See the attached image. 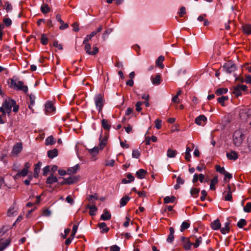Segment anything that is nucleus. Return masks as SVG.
I'll use <instances>...</instances> for the list:
<instances>
[{
    "mask_svg": "<svg viewBox=\"0 0 251 251\" xmlns=\"http://www.w3.org/2000/svg\"><path fill=\"white\" fill-rule=\"evenodd\" d=\"M10 88L16 91H22L25 93L28 92V88L27 86L24 85L23 81L18 80L16 76L10 78L8 82Z\"/></svg>",
    "mask_w": 251,
    "mask_h": 251,
    "instance_id": "f257e3e1",
    "label": "nucleus"
},
{
    "mask_svg": "<svg viewBox=\"0 0 251 251\" xmlns=\"http://www.w3.org/2000/svg\"><path fill=\"white\" fill-rule=\"evenodd\" d=\"M16 104L14 100L8 99H6L3 102L2 106L0 107V112H5L8 116L11 112V109L14 104Z\"/></svg>",
    "mask_w": 251,
    "mask_h": 251,
    "instance_id": "f03ea898",
    "label": "nucleus"
},
{
    "mask_svg": "<svg viewBox=\"0 0 251 251\" xmlns=\"http://www.w3.org/2000/svg\"><path fill=\"white\" fill-rule=\"evenodd\" d=\"M96 107L99 112H101L104 104V96L101 94H96L94 97Z\"/></svg>",
    "mask_w": 251,
    "mask_h": 251,
    "instance_id": "7ed1b4c3",
    "label": "nucleus"
},
{
    "mask_svg": "<svg viewBox=\"0 0 251 251\" xmlns=\"http://www.w3.org/2000/svg\"><path fill=\"white\" fill-rule=\"evenodd\" d=\"M233 139L234 145L239 146L243 141L244 134L240 130H236L233 134Z\"/></svg>",
    "mask_w": 251,
    "mask_h": 251,
    "instance_id": "20e7f679",
    "label": "nucleus"
},
{
    "mask_svg": "<svg viewBox=\"0 0 251 251\" xmlns=\"http://www.w3.org/2000/svg\"><path fill=\"white\" fill-rule=\"evenodd\" d=\"M181 240L182 242L183 247L185 250H190L191 248L192 245H193L192 240H191V236L189 238H186L185 237H181Z\"/></svg>",
    "mask_w": 251,
    "mask_h": 251,
    "instance_id": "39448f33",
    "label": "nucleus"
},
{
    "mask_svg": "<svg viewBox=\"0 0 251 251\" xmlns=\"http://www.w3.org/2000/svg\"><path fill=\"white\" fill-rule=\"evenodd\" d=\"M84 46V50L86 52L91 55H95L97 53H98L99 51V49L97 47H94L93 48V50L91 51V46L90 44H83Z\"/></svg>",
    "mask_w": 251,
    "mask_h": 251,
    "instance_id": "423d86ee",
    "label": "nucleus"
},
{
    "mask_svg": "<svg viewBox=\"0 0 251 251\" xmlns=\"http://www.w3.org/2000/svg\"><path fill=\"white\" fill-rule=\"evenodd\" d=\"M23 148L22 142H19L14 145L11 151L12 155L17 156L22 151Z\"/></svg>",
    "mask_w": 251,
    "mask_h": 251,
    "instance_id": "0eeeda50",
    "label": "nucleus"
},
{
    "mask_svg": "<svg viewBox=\"0 0 251 251\" xmlns=\"http://www.w3.org/2000/svg\"><path fill=\"white\" fill-rule=\"evenodd\" d=\"M223 68L227 73H232L234 72L236 69L235 65L231 62L225 63L223 66Z\"/></svg>",
    "mask_w": 251,
    "mask_h": 251,
    "instance_id": "6e6552de",
    "label": "nucleus"
},
{
    "mask_svg": "<svg viewBox=\"0 0 251 251\" xmlns=\"http://www.w3.org/2000/svg\"><path fill=\"white\" fill-rule=\"evenodd\" d=\"M240 116L243 119H247L251 117V109L249 108L242 109L240 111Z\"/></svg>",
    "mask_w": 251,
    "mask_h": 251,
    "instance_id": "1a4fd4ad",
    "label": "nucleus"
},
{
    "mask_svg": "<svg viewBox=\"0 0 251 251\" xmlns=\"http://www.w3.org/2000/svg\"><path fill=\"white\" fill-rule=\"evenodd\" d=\"M45 112L47 114H53L55 111V108L51 101H48L45 104Z\"/></svg>",
    "mask_w": 251,
    "mask_h": 251,
    "instance_id": "9d476101",
    "label": "nucleus"
},
{
    "mask_svg": "<svg viewBox=\"0 0 251 251\" xmlns=\"http://www.w3.org/2000/svg\"><path fill=\"white\" fill-rule=\"evenodd\" d=\"M31 164L29 162H26L25 164V166L22 170L17 174L16 176H25L27 175L28 172V169L30 168Z\"/></svg>",
    "mask_w": 251,
    "mask_h": 251,
    "instance_id": "9b49d317",
    "label": "nucleus"
},
{
    "mask_svg": "<svg viewBox=\"0 0 251 251\" xmlns=\"http://www.w3.org/2000/svg\"><path fill=\"white\" fill-rule=\"evenodd\" d=\"M232 191L231 189V187L230 185H228L227 186V191H225L223 193V195H224V200L226 201H232Z\"/></svg>",
    "mask_w": 251,
    "mask_h": 251,
    "instance_id": "f8f14e48",
    "label": "nucleus"
},
{
    "mask_svg": "<svg viewBox=\"0 0 251 251\" xmlns=\"http://www.w3.org/2000/svg\"><path fill=\"white\" fill-rule=\"evenodd\" d=\"M206 120V117L204 115H201L195 119V122L199 126H203Z\"/></svg>",
    "mask_w": 251,
    "mask_h": 251,
    "instance_id": "ddd939ff",
    "label": "nucleus"
},
{
    "mask_svg": "<svg viewBox=\"0 0 251 251\" xmlns=\"http://www.w3.org/2000/svg\"><path fill=\"white\" fill-rule=\"evenodd\" d=\"M191 238L192 241L195 240V242L193 243V246L195 248H198L202 242V237L201 236L197 237L195 235H192Z\"/></svg>",
    "mask_w": 251,
    "mask_h": 251,
    "instance_id": "4468645a",
    "label": "nucleus"
},
{
    "mask_svg": "<svg viewBox=\"0 0 251 251\" xmlns=\"http://www.w3.org/2000/svg\"><path fill=\"white\" fill-rule=\"evenodd\" d=\"M29 97L30 103L28 105V108L31 111L32 113H33L34 112V111L33 107L35 105L36 97L33 94H30L29 95Z\"/></svg>",
    "mask_w": 251,
    "mask_h": 251,
    "instance_id": "2eb2a0df",
    "label": "nucleus"
},
{
    "mask_svg": "<svg viewBox=\"0 0 251 251\" xmlns=\"http://www.w3.org/2000/svg\"><path fill=\"white\" fill-rule=\"evenodd\" d=\"M211 227L213 230H218L221 228V224L219 220L216 219L211 223Z\"/></svg>",
    "mask_w": 251,
    "mask_h": 251,
    "instance_id": "dca6fc26",
    "label": "nucleus"
},
{
    "mask_svg": "<svg viewBox=\"0 0 251 251\" xmlns=\"http://www.w3.org/2000/svg\"><path fill=\"white\" fill-rule=\"evenodd\" d=\"M111 218L110 213L106 209H105L103 211V213L100 216V220L103 221L109 220Z\"/></svg>",
    "mask_w": 251,
    "mask_h": 251,
    "instance_id": "f3484780",
    "label": "nucleus"
},
{
    "mask_svg": "<svg viewBox=\"0 0 251 251\" xmlns=\"http://www.w3.org/2000/svg\"><path fill=\"white\" fill-rule=\"evenodd\" d=\"M79 169V166L78 164H76L74 167L68 168L67 170V173L68 175H72L75 174L77 172Z\"/></svg>",
    "mask_w": 251,
    "mask_h": 251,
    "instance_id": "a211bd4d",
    "label": "nucleus"
},
{
    "mask_svg": "<svg viewBox=\"0 0 251 251\" xmlns=\"http://www.w3.org/2000/svg\"><path fill=\"white\" fill-rule=\"evenodd\" d=\"M1 240H0V251H3L9 245L11 240L10 239H7L3 242H1Z\"/></svg>",
    "mask_w": 251,
    "mask_h": 251,
    "instance_id": "6ab92c4d",
    "label": "nucleus"
},
{
    "mask_svg": "<svg viewBox=\"0 0 251 251\" xmlns=\"http://www.w3.org/2000/svg\"><path fill=\"white\" fill-rule=\"evenodd\" d=\"M169 231L170 233L167 237V241L168 243H172L174 240L175 230L173 227H170L169 228Z\"/></svg>",
    "mask_w": 251,
    "mask_h": 251,
    "instance_id": "aec40b11",
    "label": "nucleus"
},
{
    "mask_svg": "<svg viewBox=\"0 0 251 251\" xmlns=\"http://www.w3.org/2000/svg\"><path fill=\"white\" fill-rule=\"evenodd\" d=\"M41 165L42 163L40 162H38L37 164L35 165L33 176L35 178L38 177L39 176V173L40 170Z\"/></svg>",
    "mask_w": 251,
    "mask_h": 251,
    "instance_id": "412c9836",
    "label": "nucleus"
},
{
    "mask_svg": "<svg viewBox=\"0 0 251 251\" xmlns=\"http://www.w3.org/2000/svg\"><path fill=\"white\" fill-rule=\"evenodd\" d=\"M86 207L89 209V214L91 216H93L96 214L98 209L95 204H88Z\"/></svg>",
    "mask_w": 251,
    "mask_h": 251,
    "instance_id": "4be33fe9",
    "label": "nucleus"
},
{
    "mask_svg": "<svg viewBox=\"0 0 251 251\" xmlns=\"http://www.w3.org/2000/svg\"><path fill=\"white\" fill-rule=\"evenodd\" d=\"M226 157L228 159L235 160L238 158V155L235 151H231L226 153Z\"/></svg>",
    "mask_w": 251,
    "mask_h": 251,
    "instance_id": "5701e85b",
    "label": "nucleus"
},
{
    "mask_svg": "<svg viewBox=\"0 0 251 251\" xmlns=\"http://www.w3.org/2000/svg\"><path fill=\"white\" fill-rule=\"evenodd\" d=\"M57 181V178L53 174L50 175L47 179L46 183L47 184L51 185Z\"/></svg>",
    "mask_w": 251,
    "mask_h": 251,
    "instance_id": "b1692460",
    "label": "nucleus"
},
{
    "mask_svg": "<svg viewBox=\"0 0 251 251\" xmlns=\"http://www.w3.org/2000/svg\"><path fill=\"white\" fill-rule=\"evenodd\" d=\"M146 174L147 171L143 169H140L136 173V176L140 179H143L145 178Z\"/></svg>",
    "mask_w": 251,
    "mask_h": 251,
    "instance_id": "393cba45",
    "label": "nucleus"
},
{
    "mask_svg": "<svg viewBox=\"0 0 251 251\" xmlns=\"http://www.w3.org/2000/svg\"><path fill=\"white\" fill-rule=\"evenodd\" d=\"M101 126L104 129L108 131L111 128V125L109 123V122L106 119L102 120Z\"/></svg>",
    "mask_w": 251,
    "mask_h": 251,
    "instance_id": "a878e982",
    "label": "nucleus"
},
{
    "mask_svg": "<svg viewBox=\"0 0 251 251\" xmlns=\"http://www.w3.org/2000/svg\"><path fill=\"white\" fill-rule=\"evenodd\" d=\"M98 226L100 229H102L101 231L102 233H107L109 230V227H106V224L104 222L98 224Z\"/></svg>",
    "mask_w": 251,
    "mask_h": 251,
    "instance_id": "bb28decb",
    "label": "nucleus"
},
{
    "mask_svg": "<svg viewBox=\"0 0 251 251\" xmlns=\"http://www.w3.org/2000/svg\"><path fill=\"white\" fill-rule=\"evenodd\" d=\"M230 224V223L229 221H227L225 223L224 227L221 229V232L222 234H226L229 232Z\"/></svg>",
    "mask_w": 251,
    "mask_h": 251,
    "instance_id": "cd10ccee",
    "label": "nucleus"
},
{
    "mask_svg": "<svg viewBox=\"0 0 251 251\" xmlns=\"http://www.w3.org/2000/svg\"><path fill=\"white\" fill-rule=\"evenodd\" d=\"M58 155V150L56 149L49 150L48 151V156L50 158L52 159Z\"/></svg>",
    "mask_w": 251,
    "mask_h": 251,
    "instance_id": "c85d7f7f",
    "label": "nucleus"
},
{
    "mask_svg": "<svg viewBox=\"0 0 251 251\" xmlns=\"http://www.w3.org/2000/svg\"><path fill=\"white\" fill-rule=\"evenodd\" d=\"M164 60V57L162 55L160 56L156 60V65L160 69L164 68V65L162 63Z\"/></svg>",
    "mask_w": 251,
    "mask_h": 251,
    "instance_id": "c756f323",
    "label": "nucleus"
},
{
    "mask_svg": "<svg viewBox=\"0 0 251 251\" xmlns=\"http://www.w3.org/2000/svg\"><path fill=\"white\" fill-rule=\"evenodd\" d=\"M50 10V8L47 3H43L41 6V11L43 14L48 13Z\"/></svg>",
    "mask_w": 251,
    "mask_h": 251,
    "instance_id": "7c9ffc66",
    "label": "nucleus"
},
{
    "mask_svg": "<svg viewBox=\"0 0 251 251\" xmlns=\"http://www.w3.org/2000/svg\"><path fill=\"white\" fill-rule=\"evenodd\" d=\"M232 93L236 97L241 95L242 91L238 85L233 87Z\"/></svg>",
    "mask_w": 251,
    "mask_h": 251,
    "instance_id": "2f4dec72",
    "label": "nucleus"
},
{
    "mask_svg": "<svg viewBox=\"0 0 251 251\" xmlns=\"http://www.w3.org/2000/svg\"><path fill=\"white\" fill-rule=\"evenodd\" d=\"M17 208L14 206L11 207L7 211V215L9 216H15L17 214Z\"/></svg>",
    "mask_w": 251,
    "mask_h": 251,
    "instance_id": "473e14b6",
    "label": "nucleus"
},
{
    "mask_svg": "<svg viewBox=\"0 0 251 251\" xmlns=\"http://www.w3.org/2000/svg\"><path fill=\"white\" fill-rule=\"evenodd\" d=\"M130 198L128 196H125L124 197H123L120 200V207H123L125 206L127 202L130 200Z\"/></svg>",
    "mask_w": 251,
    "mask_h": 251,
    "instance_id": "72a5a7b5",
    "label": "nucleus"
},
{
    "mask_svg": "<svg viewBox=\"0 0 251 251\" xmlns=\"http://www.w3.org/2000/svg\"><path fill=\"white\" fill-rule=\"evenodd\" d=\"M75 181V177L70 176L67 178H64V181L61 183L62 184H71L74 183Z\"/></svg>",
    "mask_w": 251,
    "mask_h": 251,
    "instance_id": "f704fd0d",
    "label": "nucleus"
},
{
    "mask_svg": "<svg viewBox=\"0 0 251 251\" xmlns=\"http://www.w3.org/2000/svg\"><path fill=\"white\" fill-rule=\"evenodd\" d=\"M151 82L154 85H159L161 83V76L159 75H157L154 78H151Z\"/></svg>",
    "mask_w": 251,
    "mask_h": 251,
    "instance_id": "c9c22d12",
    "label": "nucleus"
},
{
    "mask_svg": "<svg viewBox=\"0 0 251 251\" xmlns=\"http://www.w3.org/2000/svg\"><path fill=\"white\" fill-rule=\"evenodd\" d=\"M176 200V197L175 196H167L164 198V203H173Z\"/></svg>",
    "mask_w": 251,
    "mask_h": 251,
    "instance_id": "e433bc0d",
    "label": "nucleus"
},
{
    "mask_svg": "<svg viewBox=\"0 0 251 251\" xmlns=\"http://www.w3.org/2000/svg\"><path fill=\"white\" fill-rule=\"evenodd\" d=\"M177 151L176 150H173L169 149L167 152V155L169 158H174L176 155Z\"/></svg>",
    "mask_w": 251,
    "mask_h": 251,
    "instance_id": "4c0bfd02",
    "label": "nucleus"
},
{
    "mask_svg": "<svg viewBox=\"0 0 251 251\" xmlns=\"http://www.w3.org/2000/svg\"><path fill=\"white\" fill-rule=\"evenodd\" d=\"M200 191V189L196 188H192L190 190V193H191V196L193 198H197L199 195Z\"/></svg>",
    "mask_w": 251,
    "mask_h": 251,
    "instance_id": "58836bf2",
    "label": "nucleus"
},
{
    "mask_svg": "<svg viewBox=\"0 0 251 251\" xmlns=\"http://www.w3.org/2000/svg\"><path fill=\"white\" fill-rule=\"evenodd\" d=\"M228 100V97L227 96H222V97L218 98L217 100L223 106H225V101Z\"/></svg>",
    "mask_w": 251,
    "mask_h": 251,
    "instance_id": "ea45409f",
    "label": "nucleus"
},
{
    "mask_svg": "<svg viewBox=\"0 0 251 251\" xmlns=\"http://www.w3.org/2000/svg\"><path fill=\"white\" fill-rule=\"evenodd\" d=\"M190 227V223L188 221L182 222L180 226V231L183 232L184 230L188 229Z\"/></svg>",
    "mask_w": 251,
    "mask_h": 251,
    "instance_id": "a19ab883",
    "label": "nucleus"
},
{
    "mask_svg": "<svg viewBox=\"0 0 251 251\" xmlns=\"http://www.w3.org/2000/svg\"><path fill=\"white\" fill-rule=\"evenodd\" d=\"M106 139H102L101 137H100V143L99 145V148L100 150H102L106 144Z\"/></svg>",
    "mask_w": 251,
    "mask_h": 251,
    "instance_id": "79ce46f5",
    "label": "nucleus"
},
{
    "mask_svg": "<svg viewBox=\"0 0 251 251\" xmlns=\"http://www.w3.org/2000/svg\"><path fill=\"white\" fill-rule=\"evenodd\" d=\"M55 143L54 138L52 136H50L46 139V145H52Z\"/></svg>",
    "mask_w": 251,
    "mask_h": 251,
    "instance_id": "37998d69",
    "label": "nucleus"
},
{
    "mask_svg": "<svg viewBox=\"0 0 251 251\" xmlns=\"http://www.w3.org/2000/svg\"><path fill=\"white\" fill-rule=\"evenodd\" d=\"M98 199V196L95 195H89L88 198L87 200L89 201L90 203H91L92 204H94L95 203V201Z\"/></svg>",
    "mask_w": 251,
    "mask_h": 251,
    "instance_id": "c03bdc74",
    "label": "nucleus"
},
{
    "mask_svg": "<svg viewBox=\"0 0 251 251\" xmlns=\"http://www.w3.org/2000/svg\"><path fill=\"white\" fill-rule=\"evenodd\" d=\"M218 182V179L217 177H215L211 180L210 185V189L211 190H214L215 189V187L214 185L217 184Z\"/></svg>",
    "mask_w": 251,
    "mask_h": 251,
    "instance_id": "a18cd8bd",
    "label": "nucleus"
},
{
    "mask_svg": "<svg viewBox=\"0 0 251 251\" xmlns=\"http://www.w3.org/2000/svg\"><path fill=\"white\" fill-rule=\"evenodd\" d=\"M227 92V89L224 88H221L218 89L215 93L217 96H220L221 95H222L223 94H226Z\"/></svg>",
    "mask_w": 251,
    "mask_h": 251,
    "instance_id": "49530a36",
    "label": "nucleus"
},
{
    "mask_svg": "<svg viewBox=\"0 0 251 251\" xmlns=\"http://www.w3.org/2000/svg\"><path fill=\"white\" fill-rule=\"evenodd\" d=\"M243 30L247 34L251 33V25H245L243 26Z\"/></svg>",
    "mask_w": 251,
    "mask_h": 251,
    "instance_id": "de8ad7c7",
    "label": "nucleus"
},
{
    "mask_svg": "<svg viewBox=\"0 0 251 251\" xmlns=\"http://www.w3.org/2000/svg\"><path fill=\"white\" fill-rule=\"evenodd\" d=\"M247 225L246 221L244 219H240L237 223V226L239 228H242Z\"/></svg>",
    "mask_w": 251,
    "mask_h": 251,
    "instance_id": "09e8293b",
    "label": "nucleus"
},
{
    "mask_svg": "<svg viewBox=\"0 0 251 251\" xmlns=\"http://www.w3.org/2000/svg\"><path fill=\"white\" fill-rule=\"evenodd\" d=\"M1 112L2 114L0 115V124H3L6 121V114L7 113H5L4 111Z\"/></svg>",
    "mask_w": 251,
    "mask_h": 251,
    "instance_id": "8fccbe9b",
    "label": "nucleus"
},
{
    "mask_svg": "<svg viewBox=\"0 0 251 251\" xmlns=\"http://www.w3.org/2000/svg\"><path fill=\"white\" fill-rule=\"evenodd\" d=\"M141 155V153L138 150H133L132 151V156L133 158H138Z\"/></svg>",
    "mask_w": 251,
    "mask_h": 251,
    "instance_id": "3c124183",
    "label": "nucleus"
},
{
    "mask_svg": "<svg viewBox=\"0 0 251 251\" xmlns=\"http://www.w3.org/2000/svg\"><path fill=\"white\" fill-rule=\"evenodd\" d=\"M216 170L219 172V173L221 174H223V175H224L226 172L224 167H221L219 165H216Z\"/></svg>",
    "mask_w": 251,
    "mask_h": 251,
    "instance_id": "603ef678",
    "label": "nucleus"
},
{
    "mask_svg": "<svg viewBox=\"0 0 251 251\" xmlns=\"http://www.w3.org/2000/svg\"><path fill=\"white\" fill-rule=\"evenodd\" d=\"M244 211L245 212L249 213L251 212V202H247L246 206L244 207Z\"/></svg>",
    "mask_w": 251,
    "mask_h": 251,
    "instance_id": "864d4df0",
    "label": "nucleus"
},
{
    "mask_svg": "<svg viewBox=\"0 0 251 251\" xmlns=\"http://www.w3.org/2000/svg\"><path fill=\"white\" fill-rule=\"evenodd\" d=\"M178 13L180 17H183L186 13L185 7L184 6L181 7Z\"/></svg>",
    "mask_w": 251,
    "mask_h": 251,
    "instance_id": "5fc2aeb1",
    "label": "nucleus"
},
{
    "mask_svg": "<svg viewBox=\"0 0 251 251\" xmlns=\"http://www.w3.org/2000/svg\"><path fill=\"white\" fill-rule=\"evenodd\" d=\"M41 42L43 45H46L48 43V39L45 35V34H42L41 38Z\"/></svg>",
    "mask_w": 251,
    "mask_h": 251,
    "instance_id": "6e6d98bb",
    "label": "nucleus"
},
{
    "mask_svg": "<svg viewBox=\"0 0 251 251\" xmlns=\"http://www.w3.org/2000/svg\"><path fill=\"white\" fill-rule=\"evenodd\" d=\"M77 228H78V225H74L73 227L71 235V237H72V238H74V237L76 234V232L77 231Z\"/></svg>",
    "mask_w": 251,
    "mask_h": 251,
    "instance_id": "4d7b16f0",
    "label": "nucleus"
},
{
    "mask_svg": "<svg viewBox=\"0 0 251 251\" xmlns=\"http://www.w3.org/2000/svg\"><path fill=\"white\" fill-rule=\"evenodd\" d=\"M3 22L5 26H9L12 24V21L10 19L5 18L3 19Z\"/></svg>",
    "mask_w": 251,
    "mask_h": 251,
    "instance_id": "13d9d810",
    "label": "nucleus"
},
{
    "mask_svg": "<svg viewBox=\"0 0 251 251\" xmlns=\"http://www.w3.org/2000/svg\"><path fill=\"white\" fill-rule=\"evenodd\" d=\"M89 152L93 154V155H96L99 152V147H95L94 148L89 150Z\"/></svg>",
    "mask_w": 251,
    "mask_h": 251,
    "instance_id": "bf43d9fd",
    "label": "nucleus"
},
{
    "mask_svg": "<svg viewBox=\"0 0 251 251\" xmlns=\"http://www.w3.org/2000/svg\"><path fill=\"white\" fill-rule=\"evenodd\" d=\"M115 161L114 159L106 160L105 161V166L113 167L115 164Z\"/></svg>",
    "mask_w": 251,
    "mask_h": 251,
    "instance_id": "052dcab7",
    "label": "nucleus"
},
{
    "mask_svg": "<svg viewBox=\"0 0 251 251\" xmlns=\"http://www.w3.org/2000/svg\"><path fill=\"white\" fill-rule=\"evenodd\" d=\"M102 29V25H100L99 27L97 28V31H93L90 34L92 37H94L95 35L97 34V33L100 32Z\"/></svg>",
    "mask_w": 251,
    "mask_h": 251,
    "instance_id": "680f3d73",
    "label": "nucleus"
},
{
    "mask_svg": "<svg viewBox=\"0 0 251 251\" xmlns=\"http://www.w3.org/2000/svg\"><path fill=\"white\" fill-rule=\"evenodd\" d=\"M161 121L159 119H156L155 121V127L159 129L161 127Z\"/></svg>",
    "mask_w": 251,
    "mask_h": 251,
    "instance_id": "e2e57ef3",
    "label": "nucleus"
},
{
    "mask_svg": "<svg viewBox=\"0 0 251 251\" xmlns=\"http://www.w3.org/2000/svg\"><path fill=\"white\" fill-rule=\"evenodd\" d=\"M5 6L7 12L11 11L12 9V7L11 5L8 1L5 3Z\"/></svg>",
    "mask_w": 251,
    "mask_h": 251,
    "instance_id": "0e129e2a",
    "label": "nucleus"
},
{
    "mask_svg": "<svg viewBox=\"0 0 251 251\" xmlns=\"http://www.w3.org/2000/svg\"><path fill=\"white\" fill-rule=\"evenodd\" d=\"M142 104H143L142 101H138L136 103L135 106H136V110L137 111L140 112L141 111L142 108H141V106Z\"/></svg>",
    "mask_w": 251,
    "mask_h": 251,
    "instance_id": "69168bd1",
    "label": "nucleus"
},
{
    "mask_svg": "<svg viewBox=\"0 0 251 251\" xmlns=\"http://www.w3.org/2000/svg\"><path fill=\"white\" fill-rule=\"evenodd\" d=\"M126 221L124 223L123 226H124L126 227L129 226V222H130V218L129 216H126Z\"/></svg>",
    "mask_w": 251,
    "mask_h": 251,
    "instance_id": "338daca9",
    "label": "nucleus"
},
{
    "mask_svg": "<svg viewBox=\"0 0 251 251\" xmlns=\"http://www.w3.org/2000/svg\"><path fill=\"white\" fill-rule=\"evenodd\" d=\"M201 200L202 201H205V197L207 196V192H206L205 190H203L201 191Z\"/></svg>",
    "mask_w": 251,
    "mask_h": 251,
    "instance_id": "774afa93",
    "label": "nucleus"
}]
</instances>
